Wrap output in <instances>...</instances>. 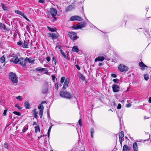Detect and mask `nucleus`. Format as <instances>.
<instances>
[{
	"instance_id": "obj_1",
	"label": "nucleus",
	"mask_w": 151,
	"mask_h": 151,
	"mask_svg": "<svg viewBox=\"0 0 151 151\" xmlns=\"http://www.w3.org/2000/svg\"><path fill=\"white\" fill-rule=\"evenodd\" d=\"M60 96L62 98L67 99H71L73 97V94L66 91H61L60 92Z\"/></svg>"
},
{
	"instance_id": "obj_2",
	"label": "nucleus",
	"mask_w": 151,
	"mask_h": 151,
	"mask_svg": "<svg viewBox=\"0 0 151 151\" xmlns=\"http://www.w3.org/2000/svg\"><path fill=\"white\" fill-rule=\"evenodd\" d=\"M9 79L14 84H17L18 82V78L16 75L12 72H10L9 74Z\"/></svg>"
},
{
	"instance_id": "obj_3",
	"label": "nucleus",
	"mask_w": 151,
	"mask_h": 151,
	"mask_svg": "<svg viewBox=\"0 0 151 151\" xmlns=\"http://www.w3.org/2000/svg\"><path fill=\"white\" fill-rule=\"evenodd\" d=\"M68 36L72 40H75L78 38V37L77 36L76 33L73 32H69Z\"/></svg>"
},
{
	"instance_id": "obj_4",
	"label": "nucleus",
	"mask_w": 151,
	"mask_h": 151,
	"mask_svg": "<svg viewBox=\"0 0 151 151\" xmlns=\"http://www.w3.org/2000/svg\"><path fill=\"white\" fill-rule=\"evenodd\" d=\"M50 13L51 15L52 16V17L55 19V16H56V15L57 13V11L54 8H50Z\"/></svg>"
},
{
	"instance_id": "obj_5",
	"label": "nucleus",
	"mask_w": 151,
	"mask_h": 151,
	"mask_svg": "<svg viewBox=\"0 0 151 151\" xmlns=\"http://www.w3.org/2000/svg\"><path fill=\"white\" fill-rule=\"evenodd\" d=\"M47 35L49 37H51L52 40L57 39L59 36V35L58 33L55 34L51 32L48 33Z\"/></svg>"
},
{
	"instance_id": "obj_6",
	"label": "nucleus",
	"mask_w": 151,
	"mask_h": 151,
	"mask_svg": "<svg viewBox=\"0 0 151 151\" xmlns=\"http://www.w3.org/2000/svg\"><path fill=\"white\" fill-rule=\"evenodd\" d=\"M49 85H48L47 82H46L43 86L42 92L43 93H47L48 91V87H50Z\"/></svg>"
},
{
	"instance_id": "obj_7",
	"label": "nucleus",
	"mask_w": 151,
	"mask_h": 151,
	"mask_svg": "<svg viewBox=\"0 0 151 151\" xmlns=\"http://www.w3.org/2000/svg\"><path fill=\"white\" fill-rule=\"evenodd\" d=\"M119 69L121 72H123L127 71L128 68L124 65L121 64L119 66Z\"/></svg>"
},
{
	"instance_id": "obj_8",
	"label": "nucleus",
	"mask_w": 151,
	"mask_h": 151,
	"mask_svg": "<svg viewBox=\"0 0 151 151\" xmlns=\"http://www.w3.org/2000/svg\"><path fill=\"white\" fill-rule=\"evenodd\" d=\"M71 21H74L75 20H78L79 21H81L82 20L81 18L78 16H74L71 17L70 19Z\"/></svg>"
},
{
	"instance_id": "obj_9",
	"label": "nucleus",
	"mask_w": 151,
	"mask_h": 151,
	"mask_svg": "<svg viewBox=\"0 0 151 151\" xmlns=\"http://www.w3.org/2000/svg\"><path fill=\"white\" fill-rule=\"evenodd\" d=\"M10 61L14 63L17 64L19 61V59L17 56L12 55V58L10 60Z\"/></svg>"
},
{
	"instance_id": "obj_10",
	"label": "nucleus",
	"mask_w": 151,
	"mask_h": 151,
	"mask_svg": "<svg viewBox=\"0 0 151 151\" xmlns=\"http://www.w3.org/2000/svg\"><path fill=\"white\" fill-rule=\"evenodd\" d=\"M113 91L114 92H117L119 91V87L114 84L112 85V86Z\"/></svg>"
},
{
	"instance_id": "obj_11",
	"label": "nucleus",
	"mask_w": 151,
	"mask_h": 151,
	"mask_svg": "<svg viewBox=\"0 0 151 151\" xmlns=\"http://www.w3.org/2000/svg\"><path fill=\"white\" fill-rule=\"evenodd\" d=\"M19 61L20 62V64L22 66L24 67L25 66L26 62L25 59L24 60L23 58H21L19 59Z\"/></svg>"
},
{
	"instance_id": "obj_12",
	"label": "nucleus",
	"mask_w": 151,
	"mask_h": 151,
	"mask_svg": "<svg viewBox=\"0 0 151 151\" xmlns=\"http://www.w3.org/2000/svg\"><path fill=\"white\" fill-rule=\"evenodd\" d=\"M69 84V80L68 78H66L64 83L63 89L64 90L68 86Z\"/></svg>"
},
{
	"instance_id": "obj_13",
	"label": "nucleus",
	"mask_w": 151,
	"mask_h": 151,
	"mask_svg": "<svg viewBox=\"0 0 151 151\" xmlns=\"http://www.w3.org/2000/svg\"><path fill=\"white\" fill-rule=\"evenodd\" d=\"M29 40H24V43L23 44V45H22V47L24 48H28V43L29 42Z\"/></svg>"
},
{
	"instance_id": "obj_14",
	"label": "nucleus",
	"mask_w": 151,
	"mask_h": 151,
	"mask_svg": "<svg viewBox=\"0 0 151 151\" xmlns=\"http://www.w3.org/2000/svg\"><path fill=\"white\" fill-rule=\"evenodd\" d=\"M133 147L134 151H138V146L137 142H135L133 144Z\"/></svg>"
},
{
	"instance_id": "obj_15",
	"label": "nucleus",
	"mask_w": 151,
	"mask_h": 151,
	"mask_svg": "<svg viewBox=\"0 0 151 151\" xmlns=\"http://www.w3.org/2000/svg\"><path fill=\"white\" fill-rule=\"evenodd\" d=\"M105 59V58L102 56H99L95 59V61H103Z\"/></svg>"
},
{
	"instance_id": "obj_16",
	"label": "nucleus",
	"mask_w": 151,
	"mask_h": 151,
	"mask_svg": "<svg viewBox=\"0 0 151 151\" xmlns=\"http://www.w3.org/2000/svg\"><path fill=\"white\" fill-rule=\"evenodd\" d=\"M40 68L39 67H38L36 69V70L37 71H45V73L47 74L48 73V71L47 70H46L45 68H40Z\"/></svg>"
},
{
	"instance_id": "obj_17",
	"label": "nucleus",
	"mask_w": 151,
	"mask_h": 151,
	"mask_svg": "<svg viewBox=\"0 0 151 151\" xmlns=\"http://www.w3.org/2000/svg\"><path fill=\"white\" fill-rule=\"evenodd\" d=\"M139 66L142 67L141 69L142 70H145V67H147V66L145 65L143 62H141L139 63Z\"/></svg>"
},
{
	"instance_id": "obj_18",
	"label": "nucleus",
	"mask_w": 151,
	"mask_h": 151,
	"mask_svg": "<svg viewBox=\"0 0 151 151\" xmlns=\"http://www.w3.org/2000/svg\"><path fill=\"white\" fill-rule=\"evenodd\" d=\"M130 149V147H129L127 145H125L123 147V151H129Z\"/></svg>"
},
{
	"instance_id": "obj_19",
	"label": "nucleus",
	"mask_w": 151,
	"mask_h": 151,
	"mask_svg": "<svg viewBox=\"0 0 151 151\" xmlns=\"http://www.w3.org/2000/svg\"><path fill=\"white\" fill-rule=\"evenodd\" d=\"M72 51L74 52H78L79 51V49L77 46H73L72 49Z\"/></svg>"
},
{
	"instance_id": "obj_20",
	"label": "nucleus",
	"mask_w": 151,
	"mask_h": 151,
	"mask_svg": "<svg viewBox=\"0 0 151 151\" xmlns=\"http://www.w3.org/2000/svg\"><path fill=\"white\" fill-rule=\"evenodd\" d=\"M24 106L26 109H29L30 107L28 101L25 102Z\"/></svg>"
},
{
	"instance_id": "obj_21",
	"label": "nucleus",
	"mask_w": 151,
	"mask_h": 151,
	"mask_svg": "<svg viewBox=\"0 0 151 151\" xmlns=\"http://www.w3.org/2000/svg\"><path fill=\"white\" fill-rule=\"evenodd\" d=\"M73 9V7L71 5L68 6L65 9V11L68 12L71 11Z\"/></svg>"
},
{
	"instance_id": "obj_22",
	"label": "nucleus",
	"mask_w": 151,
	"mask_h": 151,
	"mask_svg": "<svg viewBox=\"0 0 151 151\" xmlns=\"http://www.w3.org/2000/svg\"><path fill=\"white\" fill-rule=\"evenodd\" d=\"M78 75L79 78H80L83 81H84L85 80V77L81 73H78Z\"/></svg>"
},
{
	"instance_id": "obj_23",
	"label": "nucleus",
	"mask_w": 151,
	"mask_h": 151,
	"mask_svg": "<svg viewBox=\"0 0 151 151\" xmlns=\"http://www.w3.org/2000/svg\"><path fill=\"white\" fill-rule=\"evenodd\" d=\"M15 12L16 13L21 15L23 17H24V14H23V13L22 12H21V11H18L17 10H16L15 11Z\"/></svg>"
},
{
	"instance_id": "obj_24",
	"label": "nucleus",
	"mask_w": 151,
	"mask_h": 151,
	"mask_svg": "<svg viewBox=\"0 0 151 151\" xmlns=\"http://www.w3.org/2000/svg\"><path fill=\"white\" fill-rule=\"evenodd\" d=\"M78 29H81L82 27H84L85 26V24H83L82 23H79V24H78Z\"/></svg>"
},
{
	"instance_id": "obj_25",
	"label": "nucleus",
	"mask_w": 151,
	"mask_h": 151,
	"mask_svg": "<svg viewBox=\"0 0 151 151\" xmlns=\"http://www.w3.org/2000/svg\"><path fill=\"white\" fill-rule=\"evenodd\" d=\"M60 53H61L62 55L67 60H68V56L65 55L64 52L63 51L61 50H60Z\"/></svg>"
},
{
	"instance_id": "obj_26",
	"label": "nucleus",
	"mask_w": 151,
	"mask_h": 151,
	"mask_svg": "<svg viewBox=\"0 0 151 151\" xmlns=\"http://www.w3.org/2000/svg\"><path fill=\"white\" fill-rule=\"evenodd\" d=\"M5 58L4 55H3L0 58V62L1 63H4L5 62Z\"/></svg>"
},
{
	"instance_id": "obj_27",
	"label": "nucleus",
	"mask_w": 151,
	"mask_h": 151,
	"mask_svg": "<svg viewBox=\"0 0 151 151\" xmlns=\"http://www.w3.org/2000/svg\"><path fill=\"white\" fill-rule=\"evenodd\" d=\"M35 133H36L38 132H40V129L39 125H37L35 127Z\"/></svg>"
},
{
	"instance_id": "obj_28",
	"label": "nucleus",
	"mask_w": 151,
	"mask_h": 151,
	"mask_svg": "<svg viewBox=\"0 0 151 151\" xmlns=\"http://www.w3.org/2000/svg\"><path fill=\"white\" fill-rule=\"evenodd\" d=\"M33 114L35 118H37V113L36 112V109H34L33 110Z\"/></svg>"
},
{
	"instance_id": "obj_29",
	"label": "nucleus",
	"mask_w": 151,
	"mask_h": 151,
	"mask_svg": "<svg viewBox=\"0 0 151 151\" xmlns=\"http://www.w3.org/2000/svg\"><path fill=\"white\" fill-rule=\"evenodd\" d=\"M25 60L26 62H27L30 63H33L34 61V60H31L29 58H26Z\"/></svg>"
},
{
	"instance_id": "obj_30",
	"label": "nucleus",
	"mask_w": 151,
	"mask_h": 151,
	"mask_svg": "<svg viewBox=\"0 0 151 151\" xmlns=\"http://www.w3.org/2000/svg\"><path fill=\"white\" fill-rule=\"evenodd\" d=\"M90 132L91 134V138H93V134L94 133V130L93 128H91L90 130Z\"/></svg>"
},
{
	"instance_id": "obj_31",
	"label": "nucleus",
	"mask_w": 151,
	"mask_h": 151,
	"mask_svg": "<svg viewBox=\"0 0 151 151\" xmlns=\"http://www.w3.org/2000/svg\"><path fill=\"white\" fill-rule=\"evenodd\" d=\"M124 137V133L123 131H121L119 133V138H122Z\"/></svg>"
},
{
	"instance_id": "obj_32",
	"label": "nucleus",
	"mask_w": 151,
	"mask_h": 151,
	"mask_svg": "<svg viewBox=\"0 0 151 151\" xmlns=\"http://www.w3.org/2000/svg\"><path fill=\"white\" fill-rule=\"evenodd\" d=\"M47 28L50 31L52 32H54L56 31L55 29L52 28L49 26L47 27Z\"/></svg>"
},
{
	"instance_id": "obj_33",
	"label": "nucleus",
	"mask_w": 151,
	"mask_h": 151,
	"mask_svg": "<svg viewBox=\"0 0 151 151\" xmlns=\"http://www.w3.org/2000/svg\"><path fill=\"white\" fill-rule=\"evenodd\" d=\"M0 28L2 29L3 28L4 30H5L6 29V27L5 26L4 24L0 22Z\"/></svg>"
},
{
	"instance_id": "obj_34",
	"label": "nucleus",
	"mask_w": 151,
	"mask_h": 151,
	"mask_svg": "<svg viewBox=\"0 0 151 151\" xmlns=\"http://www.w3.org/2000/svg\"><path fill=\"white\" fill-rule=\"evenodd\" d=\"M1 5L3 9L4 10H6L7 9V7L5 6V5L3 3H1Z\"/></svg>"
},
{
	"instance_id": "obj_35",
	"label": "nucleus",
	"mask_w": 151,
	"mask_h": 151,
	"mask_svg": "<svg viewBox=\"0 0 151 151\" xmlns=\"http://www.w3.org/2000/svg\"><path fill=\"white\" fill-rule=\"evenodd\" d=\"M38 108L40 109V110L42 109L43 110L44 107L43 105L41 104H40L38 107Z\"/></svg>"
},
{
	"instance_id": "obj_36",
	"label": "nucleus",
	"mask_w": 151,
	"mask_h": 151,
	"mask_svg": "<svg viewBox=\"0 0 151 151\" xmlns=\"http://www.w3.org/2000/svg\"><path fill=\"white\" fill-rule=\"evenodd\" d=\"M28 127L27 126H24L22 129L23 132H25L28 129Z\"/></svg>"
},
{
	"instance_id": "obj_37",
	"label": "nucleus",
	"mask_w": 151,
	"mask_h": 151,
	"mask_svg": "<svg viewBox=\"0 0 151 151\" xmlns=\"http://www.w3.org/2000/svg\"><path fill=\"white\" fill-rule=\"evenodd\" d=\"M144 78L145 80L147 81L149 79V76L148 75L146 74L144 75Z\"/></svg>"
},
{
	"instance_id": "obj_38",
	"label": "nucleus",
	"mask_w": 151,
	"mask_h": 151,
	"mask_svg": "<svg viewBox=\"0 0 151 151\" xmlns=\"http://www.w3.org/2000/svg\"><path fill=\"white\" fill-rule=\"evenodd\" d=\"M52 127V125H51L49 127V128L48 129V131L47 134H48V137H49V136L50 135V130H51V129Z\"/></svg>"
},
{
	"instance_id": "obj_39",
	"label": "nucleus",
	"mask_w": 151,
	"mask_h": 151,
	"mask_svg": "<svg viewBox=\"0 0 151 151\" xmlns=\"http://www.w3.org/2000/svg\"><path fill=\"white\" fill-rule=\"evenodd\" d=\"M13 113L16 115H17L18 116H20L21 115L20 113L19 112L14 111L13 112Z\"/></svg>"
},
{
	"instance_id": "obj_40",
	"label": "nucleus",
	"mask_w": 151,
	"mask_h": 151,
	"mask_svg": "<svg viewBox=\"0 0 151 151\" xmlns=\"http://www.w3.org/2000/svg\"><path fill=\"white\" fill-rule=\"evenodd\" d=\"M43 109L40 110V111L39 114H40V118L42 117V116L43 115Z\"/></svg>"
},
{
	"instance_id": "obj_41",
	"label": "nucleus",
	"mask_w": 151,
	"mask_h": 151,
	"mask_svg": "<svg viewBox=\"0 0 151 151\" xmlns=\"http://www.w3.org/2000/svg\"><path fill=\"white\" fill-rule=\"evenodd\" d=\"M65 80V78L64 77H62L60 80V82L63 83Z\"/></svg>"
},
{
	"instance_id": "obj_42",
	"label": "nucleus",
	"mask_w": 151,
	"mask_h": 151,
	"mask_svg": "<svg viewBox=\"0 0 151 151\" xmlns=\"http://www.w3.org/2000/svg\"><path fill=\"white\" fill-rule=\"evenodd\" d=\"M72 27L73 28V29H78V24H77L76 26L73 25V26H72Z\"/></svg>"
},
{
	"instance_id": "obj_43",
	"label": "nucleus",
	"mask_w": 151,
	"mask_h": 151,
	"mask_svg": "<svg viewBox=\"0 0 151 151\" xmlns=\"http://www.w3.org/2000/svg\"><path fill=\"white\" fill-rule=\"evenodd\" d=\"M55 88L57 90H58V83H56L55 84Z\"/></svg>"
},
{
	"instance_id": "obj_44",
	"label": "nucleus",
	"mask_w": 151,
	"mask_h": 151,
	"mask_svg": "<svg viewBox=\"0 0 151 151\" xmlns=\"http://www.w3.org/2000/svg\"><path fill=\"white\" fill-rule=\"evenodd\" d=\"M121 107H122L121 105V104H118L117 107V108L118 109H120L121 108Z\"/></svg>"
},
{
	"instance_id": "obj_45",
	"label": "nucleus",
	"mask_w": 151,
	"mask_h": 151,
	"mask_svg": "<svg viewBox=\"0 0 151 151\" xmlns=\"http://www.w3.org/2000/svg\"><path fill=\"white\" fill-rule=\"evenodd\" d=\"M4 147L6 149H7L8 148L7 143L6 142H5L4 144Z\"/></svg>"
},
{
	"instance_id": "obj_46",
	"label": "nucleus",
	"mask_w": 151,
	"mask_h": 151,
	"mask_svg": "<svg viewBox=\"0 0 151 151\" xmlns=\"http://www.w3.org/2000/svg\"><path fill=\"white\" fill-rule=\"evenodd\" d=\"M17 45H19V46H20L22 44V43L21 41H20V40L19 41V42H17Z\"/></svg>"
},
{
	"instance_id": "obj_47",
	"label": "nucleus",
	"mask_w": 151,
	"mask_h": 151,
	"mask_svg": "<svg viewBox=\"0 0 151 151\" xmlns=\"http://www.w3.org/2000/svg\"><path fill=\"white\" fill-rule=\"evenodd\" d=\"M78 124L80 127H81L82 125L81 119H80L78 121Z\"/></svg>"
},
{
	"instance_id": "obj_48",
	"label": "nucleus",
	"mask_w": 151,
	"mask_h": 151,
	"mask_svg": "<svg viewBox=\"0 0 151 151\" xmlns=\"http://www.w3.org/2000/svg\"><path fill=\"white\" fill-rule=\"evenodd\" d=\"M16 99L19 100H21V96H18L16 97Z\"/></svg>"
},
{
	"instance_id": "obj_49",
	"label": "nucleus",
	"mask_w": 151,
	"mask_h": 151,
	"mask_svg": "<svg viewBox=\"0 0 151 151\" xmlns=\"http://www.w3.org/2000/svg\"><path fill=\"white\" fill-rule=\"evenodd\" d=\"M7 110H6V109L4 110V112L3 113V115L4 116L6 115V112H7Z\"/></svg>"
},
{
	"instance_id": "obj_50",
	"label": "nucleus",
	"mask_w": 151,
	"mask_h": 151,
	"mask_svg": "<svg viewBox=\"0 0 151 151\" xmlns=\"http://www.w3.org/2000/svg\"><path fill=\"white\" fill-rule=\"evenodd\" d=\"M111 76L112 77L116 78V76L115 74H112Z\"/></svg>"
},
{
	"instance_id": "obj_51",
	"label": "nucleus",
	"mask_w": 151,
	"mask_h": 151,
	"mask_svg": "<svg viewBox=\"0 0 151 151\" xmlns=\"http://www.w3.org/2000/svg\"><path fill=\"white\" fill-rule=\"evenodd\" d=\"M46 59L48 62H49L50 60V59L49 57H47L46 58Z\"/></svg>"
},
{
	"instance_id": "obj_52",
	"label": "nucleus",
	"mask_w": 151,
	"mask_h": 151,
	"mask_svg": "<svg viewBox=\"0 0 151 151\" xmlns=\"http://www.w3.org/2000/svg\"><path fill=\"white\" fill-rule=\"evenodd\" d=\"M119 142H120V143L121 144V145H122V138H119Z\"/></svg>"
},
{
	"instance_id": "obj_53",
	"label": "nucleus",
	"mask_w": 151,
	"mask_h": 151,
	"mask_svg": "<svg viewBox=\"0 0 151 151\" xmlns=\"http://www.w3.org/2000/svg\"><path fill=\"white\" fill-rule=\"evenodd\" d=\"M40 3H44L45 1L44 0H39V1Z\"/></svg>"
},
{
	"instance_id": "obj_54",
	"label": "nucleus",
	"mask_w": 151,
	"mask_h": 151,
	"mask_svg": "<svg viewBox=\"0 0 151 151\" xmlns=\"http://www.w3.org/2000/svg\"><path fill=\"white\" fill-rule=\"evenodd\" d=\"M118 80V79H117V78H116V79H114L113 80V81L115 83H116V81H117V80Z\"/></svg>"
},
{
	"instance_id": "obj_55",
	"label": "nucleus",
	"mask_w": 151,
	"mask_h": 151,
	"mask_svg": "<svg viewBox=\"0 0 151 151\" xmlns=\"http://www.w3.org/2000/svg\"><path fill=\"white\" fill-rule=\"evenodd\" d=\"M76 66L78 70H80V68L78 65H76Z\"/></svg>"
},
{
	"instance_id": "obj_56",
	"label": "nucleus",
	"mask_w": 151,
	"mask_h": 151,
	"mask_svg": "<svg viewBox=\"0 0 151 151\" xmlns=\"http://www.w3.org/2000/svg\"><path fill=\"white\" fill-rule=\"evenodd\" d=\"M131 106V105L129 103V104H128L127 105V107H130Z\"/></svg>"
},
{
	"instance_id": "obj_57",
	"label": "nucleus",
	"mask_w": 151,
	"mask_h": 151,
	"mask_svg": "<svg viewBox=\"0 0 151 151\" xmlns=\"http://www.w3.org/2000/svg\"><path fill=\"white\" fill-rule=\"evenodd\" d=\"M52 79L53 80H54L55 79V76H53V75H52Z\"/></svg>"
},
{
	"instance_id": "obj_58",
	"label": "nucleus",
	"mask_w": 151,
	"mask_h": 151,
	"mask_svg": "<svg viewBox=\"0 0 151 151\" xmlns=\"http://www.w3.org/2000/svg\"><path fill=\"white\" fill-rule=\"evenodd\" d=\"M24 18L27 20L28 21H29V20L27 18V17L25 16V15H24V17H23Z\"/></svg>"
},
{
	"instance_id": "obj_59",
	"label": "nucleus",
	"mask_w": 151,
	"mask_h": 151,
	"mask_svg": "<svg viewBox=\"0 0 151 151\" xmlns=\"http://www.w3.org/2000/svg\"><path fill=\"white\" fill-rule=\"evenodd\" d=\"M148 102L150 103H151V97H150L149 98L148 100Z\"/></svg>"
},
{
	"instance_id": "obj_60",
	"label": "nucleus",
	"mask_w": 151,
	"mask_h": 151,
	"mask_svg": "<svg viewBox=\"0 0 151 151\" xmlns=\"http://www.w3.org/2000/svg\"><path fill=\"white\" fill-rule=\"evenodd\" d=\"M52 61H54L55 62V63H56V60L55 59V58L54 57H53L52 58Z\"/></svg>"
},
{
	"instance_id": "obj_61",
	"label": "nucleus",
	"mask_w": 151,
	"mask_h": 151,
	"mask_svg": "<svg viewBox=\"0 0 151 151\" xmlns=\"http://www.w3.org/2000/svg\"><path fill=\"white\" fill-rule=\"evenodd\" d=\"M33 125H37V123H36L35 122H34Z\"/></svg>"
},
{
	"instance_id": "obj_62",
	"label": "nucleus",
	"mask_w": 151,
	"mask_h": 151,
	"mask_svg": "<svg viewBox=\"0 0 151 151\" xmlns=\"http://www.w3.org/2000/svg\"><path fill=\"white\" fill-rule=\"evenodd\" d=\"M103 65V64L102 63H100L99 64V65L100 66L102 65Z\"/></svg>"
},
{
	"instance_id": "obj_63",
	"label": "nucleus",
	"mask_w": 151,
	"mask_h": 151,
	"mask_svg": "<svg viewBox=\"0 0 151 151\" xmlns=\"http://www.w3.org/2000/svg\"><path fill=\"white\" fill-rule=\"evenodd\" d=\"M46 103V101H43L42 102L41 104H43L45 103Z\"/></svg>"
},
{
	"instance_id": "obj_64",
	"label": "nucleus",
	"mask_w": 151,
	"mask_h": 151,
	"mask_svg": "<svg viewBox=\"0 0 151 151\" xmlns=\"http://www.w3.org/2000/svg\"><path fill=\"white\" fill-rule=\"evenodd\" d=\"M15 106L17 108H19V106H18V105L16 104V105H15Z\"/></svg>"
}]
</instances>
